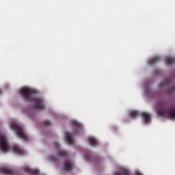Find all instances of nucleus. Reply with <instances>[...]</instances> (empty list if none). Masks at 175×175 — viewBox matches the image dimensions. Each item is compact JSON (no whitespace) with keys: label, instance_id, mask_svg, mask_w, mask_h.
<instances>
[{"label":"nucleus","instance_id":"f257e3e1","mask_svg":"<svg viewBox=\"0 0 175 175\" xmlns=\"http://www.w3.org/2000/svg\"><path fill=\"white\" fill-rule=\"evenodd\" d=\"M20 94L22 97L27 101H33L34 104L33 107L36 109H44L45 107L43 104V100L41 98H35L36 92L33 90L27 88H23L20 90Z\"/></svg>","mask_w":175,"mask_h":175},{"label":"nucleus","instance_id":"f03ea898","mask_svg":"<svg viewBox=\"0 0 175 175\" xmlns=\"http://www.w3.org/2000/svg\"><path fill=\"white\" fill-rule=\"evenodd\" d=\"M156 113L159 117L175 119V105H170L168 109H166L164 102L160 100L156 105Z\"/></svg>","mask_w":175,"mask_h":175},{"label":"nucleus","instance_id":"7ed1b4c3","mask_svg":"<svg viewBox=\"0 0 175 175\" xmlns=\"http://www.w3.org/2000/svg\"><path fill=\"white\" fill-rule=\"evenodd\" d=\"M170 79H166L159 84V90L166 89V95L172 96L175 92V85H170Z\"/></svg>","mask_w":175,"mask_h":175},{"label":"nucleus","instance_id":"20e7f679","mask_svg":"<svg viewBox=\"0 0 175 175\" xmlns=\"http://www.w3.org/2000/svg\"><path fill=\"white\" fill-rule=\"evenodd\" d=\"M10 127L12 129L16 131V134L18 137L21 138L22 139H23L25 142H27L28 140V136L24 132V129L23 126L18 125L14 122H11Z\"/></svg>","mask_w":175,"mask_h":175},{"label":"nucleus","instance_id":"39448f33","mask_svg":"<svg viewBox=\"0 0 175 175\" xmlns=\"http://www.w3.org/2000/svg\"><path fill=\"white\" fill-rule=\"evenodd\" d=\"M0 149L3 152H8L12 147L9 145L8 137L4 133H0Z\"/></svg>","mask_w":175,"mask_h":175},{"label":"nucleus","instance_id":"423d86ee","mask_svg":"<svg viewBox=\"0 0 175 175\" xmlns=\"http://www.w3.org/2000/svg\"><path fill=\"white\" fill-rule=\"evenodd\" d=\"M54 147L55 149H56L58 152V155L57 156H51L50 157V160L52 162H57L59 158L60 157H67L68 153L66 152V150H62L60 148V146L58 143H55L54 144Z\"/></svg>","mask_w":175,"mask_h":175},{"label":"nucleus","instance_id":"0eeeda50","mask_svg":"<svg viewBox=\"0 0 175 175\" xmlns=\"http://www.w3.org/2000/svg\"><path fill=\"white\" fill-rule=\"evenodd\" d=\"M73 164L72 162L68 159L66 160V163L63 166V169L65 172H71L72 170Z\"/></svg>","mask_w":175,"mask_h":175},{"label":"nucleus","instance_id":"6e6552de","mask_svg":"<svg viewBox=\"0 0 175 175\" xmlns=\"http://www.w3.org/2000/svg\"><path fill=\"white\" fill-rule=\"evenodd\" d=\"M23 169L26 172L30 174L31 175H42L40 174V170L37 169H32L27 165H25Z\"/></svg>","mask_w":175,"mask_h":175},{"label":"nucleus","instance_id":"1a4fd4ad","mask_svg":"<svg viewBox=\"0 0 175 175\" xmlns=\"http://www.w3.org/2000/svg\"><path fill=\"white\" fill-rule=\"evenodd\" d=\"M0 174L5 175H13L14 174V170L7 167H0Z\"/></svg>","mask_w":175,"mask_h":175},{"label":"nucleus","instance_id":"9d476101","mask_svg":"<svg viewBox=\"0 0 175 175\" xmlns=\"http://www.w3.org/2000/svg\"><path fill=\"white\" fill-rule=\"evenodd\" d=\"M141 118H142V120H144V122H145V124H148L151 121L150 116L147 112L141 113Z\"/></svg>","mask_w":175,"mask_h":175},{"label":"nucleus","instance_id":"9b49d317","mask_svg":"<svg viewBox=\"0 0 175 175\" xmlns=\"http://www.w3.org/2000/svg\"><path fill=\"white\" fill-rule=\"evenodd\" d=\"M13 151L19 155H23L25 154V150L19 147L18 146H14L13 148Z\"/></svg>","mask_w":175,"mask_h":175},{"label":"nucleus","instance_id":"f8f14e48","mask_svg":"<svg viewBox=\"0 0 175 175\" xmlns=\"http://www.w3.org/2000/svg\"><path fill=\"white\" fill-rule=\"evenodd\" d=\"M115 175H131L130 172L127 170H123L120 172H116ZM135 175H143L142 173L137 172L135 173Z\"/></svg>","mask_w":175,"mask_h":175},{"label":"nucleus","instance_id":"ddd939ff","mask_svg":"<svg viewBox=\"0 0 175 175\" xmlns=\"http://www.w3.org/2000/svg\"><path fill=\"white\" fill-rule=\"evenodd\" d=\"M66 140H67V142L69 145H73L74 144V139L71 135L70 133H67V135H66Z\"/></svg>","mask_w":175,"mask_h":175},{"label":"nucleus","instance_id":"4468645a","mask_svg":"<svg viewBox=\"0 0 175 175\" xmlns=\"http://www.w3.org/2000/svg\"><path fill=\"white\" fill-rule=\"evenodd\" d=\"M160 61V57L158 56L152 57L150 59H149V65H154L156 63L159 62Z\"/></svg>","mask_w":175,"mask_h":175},{"label":"nucleus","instance_id":"2eb2a0df","mask_svg":"<svg viewBox=\"0 0 175 175\" xmlns=\"http://www.w3.org/2000/svg\"><path fill=\"white\" fill-rule=\"evenodd\" d=\"M73 126H74V131H77V130H81L82 129V125L77 121L73 122Z\"/></svg>","mask_w":175,"mask_h":175},{"label":"nucleus","instance_id":"dca6fc26","mask_svg":"<svg viewBox=\"0 0 175 175\" xmlns=\"http://www.w3.org/2000/svg\"><path fill=\"white\" fill-rule=\"evenodd\" d=\"M88 142L90 143V145H91L92 146H96L98 145L97 140L93 137H90L88 138Z\"/></svg>","mask_w":175,"mask_h":175},{"label":"nucleus","instance_id":"f3484780","mask_svg":"<svg viewBox=\"0 0 175 175\" xmlns=\"http://www.w3.org/2000/svg\"><path fill=\"white\" fill-rule=\"evenodd\" d=\"M165 63L167 66H171L173 64H175V58H172V57L166 58Z\"/></svg>","mask_w":175,"mask_h":175},{"label":"nucleus","instance_id":"a211bd4d","mask_svg":"<svg viewBox=\"0 0 175 175\" xmlns=\"http://www.w3.org/2000/svg\"><path fill=\"white\" fill-rule=\"evenodd\" d=\"M129 115L131 118H135L139 115V113L138 111H131Z\"/></svg>","mask_w":175,"mask_h":175},{"label":"nucleus","instance_id":"6ab92c4d","mask_svg":"<svg viewBox=\"0 0 175 175\" xmlns=\"http://www.w3.org/2000/svg\"><path fill=\"white\" fill-rule=\"evenodd\" d=\"M51 125H52V124L49 120H45L43 122L42 126L44 127V128H47V127L51 126Z\"/></svg>","mask_w":175,"mask_h":175},{"label":"nucleus","instance_id":"aec40b11","mask_svg":"<svg viewBox=\"0 0 175 175\" xmlns=\"http://www.w3.org/2000/svg\"><path fill=\"white\" fill-rule=\"evenodd\" d=\"M85 158L88 161H89V160L91 159V156H90V154H85Z\"/></svg>","mask_w":175,"mask_h":175},{"label":"nucleus","instance_id":"412c9836","mask_svg":"<svg viewBox=\"0 0 175 175\" xmlns=\"http://www.w3.org/2000/svg\"><path fill=\"white\" fill-rule=\"evenodd\" d=\"M146 94H148V89H146Z\"/></svg>","mask_w":175,"mask_h":175},{"label":"nucleus","instance_id":"4be33fe9","mask_svg":"<svg viewBox=\"0 0 175 175\" xmlns=\"http://www.w3.org/2000/svg\"><path fill=\"white\" fill-rule=\"evenodd\" d=\"M1 94V90L0 89V94Z\"/></svg>","mask_w":175,"mask_h":175}]
</instances>
